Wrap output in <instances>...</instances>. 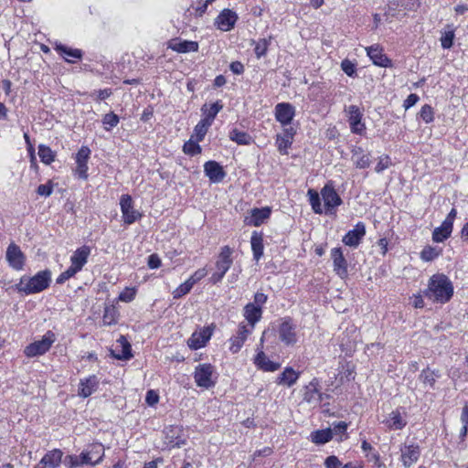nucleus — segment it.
I'll return each mask as SVG.
<instances>
[{
    "label": "nucleus",
    "instance_id": "79ce46f5",
    "mask_svg": "<svg viewBox=\"0 0 468 468\" xmlns=\"http://www.w3.org/2000/svg\"><path fill=\"white\" fill-rule=\"evenodd\" d=\"M222 108L223 105L220 103V101H216L215 103L211 104L208 109H206V105H204L201 109L205 115L203 119L213 123L214 119L216 118L217 114L222 110Z\"/></svg>",
    "mask_w": 468,
    "mask_h": 468
},
{
    "label": "nucleus",
    "instance_id": "f03ea898",
    "mask_svg": "<svg viewBox=\"0 0 468 468\" xmlns=\"http://www.w3.org/2000/svg\"><path fill=\"white\" fill-rule=\"evenodd\" d=\"M51 282V271L48 270L38 271L33 277L23 276L16 284L18 292L26 295L38 293L46 290Z\"/></svg>",
    "mask_w": 468,
    "mask_h": 468
},
{
    "label": "nucleus",
    "instance_id": "4468645a",
    "mask_svg": "<svg viewBox=\"0 0 468 468\" xmlns=\"http://www.w3.org/2000/svg\"><path fill=\"white\" fill-rule=\"evenodd\" d=\"M121 210L124 223L130 225L141 218V213L133 208V199L129 195H123L120 200Z\"/></svg>",
    "mask_w": 468,
    "mask_h": 468
},
{
    "label": "nucleus",
    "instance_id": "052dcab7",
    "mask_svg": "<svg viewBox=\"0 0 468 468\" xmlns=\"http://www.w3.org/2000/svg\"><path fill=\"white\" fill-rule=\"evenodd\" d=\"M135 297V290L127 288L122 292L119 295V300L122 302L129 303L132 302Z\"/></svg>",
    "mask_w": 468,
    "mask_h": 468
},
{
    "label": "nucleus",
    "instance_id": "2eb2a0df",
    "mask_svg": "<svg viewBox=\"0 0 468 468\" xmlns=\"http://www.w3.org/2000/svg\"><path fill=\"white\" fill-rule=\"evenodd\" d=\"M295 134L296 129L289 126V128H283L282 132L276 135L275 144L282 154H288V149L292 146Z\"/></svg>",
    "mask_w": 468,
    "mask_h": 468
},
{
    "label": "nucleus",
    "instance_id": "338daca9",
    "mask_svg": "<svg viewBox=\"0 0 468 468\" xmlns=\"http://www.w3.org/2000/svg\"><path fill=\"white\" fill-rule=\"evenodd\" d=\"M207 272L204 269H199L197 271H195V273L191 275L187 280L194 286V284L200 281L202 278H204Z\"/></svg>",
    "mask_w": 468,
    "mask_h": 468
},
{
    "label": "nucleus",
    "instance_id": "aec40b11",
    "mask_svg": "<svg viewBox=\"0 0 468 468\" xmlns=\"http://www.w3.org/2000/svg\"><path fill=\"white\" fill-rule=\"evenodd\" d=\"M76 167L73 170L74 175L81 179H86L87 176V163H88V147L82 145L81 148L75 154Z\"/></svg>",
    "mask_w": 468,
    "mask_h": 468
},
{
    "label": "nucleus",
    "instance_id": "7ed1b4c3",
    "mask_svg": "<svg viewBox=\"0 0 468 468\" xmlns=\"http://www.w3.org/2000/svg\"><path fill=\"white\" fill-rule=\"evenodd\" d=\"M88 258V248L83 246L82 248L77 250L74 254L71 256V265L70 267L63 271L56 280L58 284H62L69 278L74 276L79 271L81 270L83 265L86 263Z\"/></svg>",
    "mask_w": 468,
    "mask_h": 468
},
{
    "label": "nucleus",
    "instance_id": "680f3d73",
    "mask_svg": "<svg viewBox=\"0 0 468 468\" xmlns=\"http://www.w3.org/2000/svg\"><path fill=\"white\" fill-rule=\"evenodd\" d=\"M159 400V395L153 389H150L146 392L145 396V402L149 406H154L156 403H158Z\"/></svg>",
    "mask_w": 468,
    "mask_h": 468
},
{
    "label": "nucleus",
    "instance_id": "0e129e2a",
    "mask_svg": "<svg viewBox=\"0 0 468 468\" xmlns=\"http://www.w3.org/2000/svg\"><path fill=\"white\" fill-rule=\"evenodd\" d=\"M324 465L326 468H340L342 463L336 456L331 455L325 459Z\"/></svg>",
    "mask_w": 468,
    "mask_h": 468
},
{
    "label": "nucleus",
    "instance_id": "58836bf2",
    "mask_svg": "<svg viewBox=\"0 0 468 468\" xmlns=\"http://www.w3.org/2000/svg\"><path fill=\"white\" fill-rule=\"evenodd\" d=\"M333 438L332 429L319 430L311 433L312 441L315 444H324Z\"/></svg>",
    "mask_w": 468,
    "mask_h": 468
},
{
    "label": "nucleus",
    "instance_id": "a878e982",
    "mask_svg": "<svg viewBox=\"0 0 468 468\" xmlns=\"http://www.w3.org/2000/svg\"><path fill=\"white\" fill-rule=\"evenodd\" d=\"M62 452L55 449L46 453L35 468H58L61 463Z\"/></svg>",
    "mask_w": 468,
    "mask_h": 468
},
{
    "label": "nucleus",
    "instance_id": "f8f14e48",
    "mask_svg": "<svg viewBox=\"0 0 468 468\" xmlns=\"http://www.w3.org/2000/svg\"><path fill=\"white\" fill-rule=\"evenodd\" d=\"M213 334L212 326H206L198 332H194L187 340V346L191 350H197L206 346Z\"/></svg>",
    "mask_w": 468,
    "mask_h": 468
},
{
    "label": "nucleus",
    "instance_id": "49530a36",
    "mask_svg": "<svg viewBox=\"0 0 468 468\" xmlns=\"http://www.w3.org/2000/svg\"><path fill=\"white\" fill-rule=\"evenodd\" d=\"M447 27L449 29L441 33V37L440 39L441 45L442 48H444V49H448V48H452V46L453 44V39L455 37L454 30L452 27V26L448 25Z\"/></svg>",
    "mask_w": 468,
    "mask_h": 468
},
{
    "label": "nucleus",
    "instance_id": "20e7f679",
    "mask_svg": "<svg viewBox=\"0 0 468 468\" xmlns=\"http://www.w3.org/2000/svg\"><path fill=\"white\" fill-rule=\"evenodd\" d=\"M88 258V248L83 246L82 248L77 250L74 254L71 256V265L70 267L63 271L56 280L58 284H62L69 278L74 276L79 271L81 270L83 265L86 263Z\"/></svg>",
    "mask_w": 468,
    "mask_h": 468
},
{
    "label": "nucleus",
    "instance_id": "864d4df0",
    "mask_svg": "<svg viewBox=\"0 0 468 468\" xmlns=\"http://www.w3.org/2000/svg\"><path fill=\"white\" fill-rule=\"evenodd\" d=\"M420 117L425 123H431L434 119V112L431 105L425 104L420 111Z\"/></svg>",
    "mask_w": 468,
    "mask_h": 468
},
{
    "label": "nucleus",
    "instance_id": "a211bd4d",
    "mask_svg": "<svg viewBox=\"0 0 468 468\" xmlns=\"http://www.w3.org/2000/svg\"><path fill=\"white\" fill-rule=\"evenodd\" d=\"M348 122L352 133L356 134H362L366 130L365 124L361 122L362 112L359 108L356 105H350L347 108Z\"/></svg>",
    "mask_w": 468,
    "mask_h": 468
},
{
    "label": "nucleus",
    "instance_id": "0eeeda50",
    "mask_svg": "<svg viewBox=\"0 0 468 468\" xmlns=\"http://www.w3.org/2000/svg\"><path fill=\"white\" fill-rule=\"evenodd\" d=\"M274 116L283 128H289L295 116V108L289 102H280L274 108Z\"/></svg>",
    "mask_w": 468,
    "mask_h": 468
},
{
    "label": "nucleus",
    "instance_id": "39448f33",
    "mask_svg": "<svg viewBox=\"0 0 468 468\" xmlns=\"http://www.w3.org/2000/svg\"><path fill=\"white\" fill-rule=\"evenodd\" d=\"M214 374V367L211 364H199L194 373L196 384L200 388H209L215 385L212 379Z\"/></svg>",
    "mask_w": 468,
    "mask_h": 468
},
{
    "label": "nucleus",
    "instance_id": "4be33fe9",
    "mask_svg": "<svg viewBox=\"0 0 468 468\" xmlns=\"http://www.w3.org/2000/svg\"><path fill=\"white\" fill-rule=\"evenodd\" d=\"M204 172L212 183H220L226 176L223 167L216 161L206 162Z\"/></svg>",
    "mask_w": 468,
    "mask_h": 468
},
{
    "label": "nucleus",
    "instance_id": "412c9836",
    "mask_svg": "<svg viewBox=\"0 0 468 468\" xmlns=\"http://www.w3.org/2000/svg\"><path fill=\"white\" fill-rule=\"evenodd\" d=\"M331 258L333 260L334 271L341 277L347 276V261L344 257L341 248H334L331 250Z\"/></svg>",
    "mask_w": 468,
    "mask_h": 468
},
{
    "label": "nucleus",
    "instance_id": "6e6552de",
    "mask_svg": "<svg viewBox=\"0 0 468 468\" xmlns=\"http://www.w3.org/2000/svg\"><path fill=\"white\" fill-rule=\"evenodd\" d=\"M54 342V335L50 332L47 333L41 340L36 341L25 349V354L28 357L43 355L50 348Z\"/></svg>",
    "mask_w": 468,
    "mask_h": 468
},
{
    "label": "nucleus",
    "instance_id": "13d9d810",
    "mask_svg": "<svg viewBox=\"0 0 468 468\" xmlns=\"http://www.w3.org/2000/svg\"><path fill=\"white\" fill-rule=\"evenodd\" d=\"M391 165V161L388 155L379 157L378 162L375 167L377 173H381L385 169L388 168Z\"/></svg>",
    "mask_w": 468,
    "mask_h": 468
},
{
    "label": "nucleus",
    "instance_id": "cd10ccee",
    "mask_svg": "<svg viewBox=\"0 0 468 468\" xmlns=\"http://www.w3.org/2000/svg\"><path fill=\"white\" fill-rule=\"evenodd\" d=\"M168 48L178 53L196 52L198 50V43L175 38L169 42Z\"/></svg>",
    "mask_w": 468,
    "mask_h": 468
},
{
    "label": "nucleus",
    "instance_id": "774afa93",
    "mask_svg": "<svg viewBox=\"0 0 468 468\" xmlns=\"http://www.w3.org/2000/svg\"><path fill=\"white\" fill-rule=\"evenodd\" d=\"M147 263L150 269H157L161 266V260L157 254H152L148 257Z\"/></svg>",
    "mask_w": 468,
    "mask_h": 468
},
{
    "label": "nucleus",
    "instance_id": "1a4fd4ad",
    "mask_svg": "<svg viewBox=\"0 0 468 468\" xmlns=\"http://www.w3.org/2000/svg\"><path fill=\"white\" fill-rule=\"evenodd\" d=\"M279 339L286 346H292L297 342L295 325L290 318H284L279 325Z\"/></svg>",
    "mask_w": 468,
    "mask_h": 468
},
{
    "label": "nucleus",
    "instance_id": "9d476101",
    "mask_svg": "<svg viewBox=\"0 0 468 468\" xmlns=\"http://www.w3.org/2000/svg\"><path fill=\"white\" fill-rule=\"evenodd\" d=\"M5 259L9 266L14 270L20 271L24 268L26 256L16 244L11 243L8 245Z\"/></svg>",
    "mask_w": 468,
    "mask_h": 468
},
{
    "label": "nucleus",
    "instance_id": "9b49d317",
    "mask_svg": "<svg viewBox=\"0 0 468 468\" xmlns=\"http://www.w3.org/2000/svg\"><path fill=\"white\" fill-rule=\"evenodd\" d=\"M319 382L314 378L303 388V400L310 405L318 406L324 399V395L320 392Z\"/></svg>",
    "mask_w": 468,
    "mask_h": 468
},
{
    "label": "nucleus",
    "instance_id": "a19ab883",
    "mask_svg": "<svg viewBox=\"0 0 468 468\" xmlns=\"http://www.w3.org/2000/svg\"><path fill=\"white\" fill-rule=\"evenodd\" d=\"M64 463L70 468L79 466L80 464L88 463V452H82L80 456L68 455L64 460Z\"/></svg>",
    "mask_w": 468,
    "mask_h": 468
},
{
    "label": "nucleus",
    "instance_id": "c03bdc74",
    "mask_svg": "<svg viewBox=\"0 0 468 468\" xmlns=\"http://www.w3.org/2000/svg\"><path fill=\"white\" fill-rule=\"evenodd\" d=\"M212 125L211 122L205 119H201L195 126L194 132L197 142H201L207 133L208 128Z\"/></svg>",
    "mask_w": 468,
    "mask_h": 468
},
{
    "label": "nucleus",
    "instance_id": "2f4dec72",
    "mask_svg": "<svg viewBox=\"0 0 468 468\" xmlns=\"http://www.w3.org/2000/svg\"><path fill=\"white\" fill-rule=\"evenodd\" d=\"M300 377V372L295 371L292 367H287L282 373L277 378L276 383L282 386L292 387Z\"/></svg>",
    "mask_w": 468,
    "mask_h": 468
},
{
    "label": "nucleus",
    "instance_id": "7c9ffc66",
    "mask_svg": "<svg viewBox=\"0 0 468 468\" xmlns=\"http://www.w3.org/2000/svg\"><path fill=\"white\" fill-rule=\"evenodd\" d=\"M252 329H248L245 324H240L237 335L231 338L230 351L235 354L238 353L242 347L249 335L251 334Z\"/></svg>",
    "mask_w": 468,
    "mask_h": 468
},
{
    "label": "nucleus",
    "instance_id": "e2e57ef3",
    "mask_svg": "<svg viewBox=\"0 0 468 468\" xmlns=\"http://www.w3.org/2000/svg\"><path fill=\"white\" fill-rule=\"evenodd\" d=\"M53 187L50 183L39 185L37 189V193L39 196L49 197L52 194Z\"/></svg>",
    "mask_w": 468,
    "mask_h": 468
},
{
    "label": "nucleus",
    "instance_id": "dca6fc26",
    "mask_svg": "<svg viewBox=\"0 0 468 468\" xmlns=\"http://www.w3.org/2000/svg\"><path fill=\"white\" fill-rule=\"evenodd\" d=\"M366 235V226L363 222H357L355 228L343 237V243L346 246L356 248Z\"/></svg>",
    "mask_w": 468,
    "mask_h": 468
},
{
    "label": "nucleus",
    "instance_id": "c85d7f7f",
    "mask_svg": "<svg viewBox=\"0 0 468 468\" xmlns=\"http://www.w3.org/2000/svg\"><path fill=\"white\" fill-rule=\"evenodd\" d=\"M254 364L259 369L263 370L265 372H274L278 370L281 367L279 363L270 360V358L266 356V354L263 351H261L257 354V356L254 358Z\"/></svg>",
    "mask_w": 468,
    "mask_h": 468
},
{
    "label": "nucleus",
    "instance_id": "bb28decb",
    "mask_svg": "<svg viewBox=\"0 0 468 468\" xmlns=\"http://www.w3.org/2000/svg\"><path fill=\"white\" fill-rule=\"evenodd\" d=\"M352 161L356 168L364 169L369 167L371 164V154L365 153L364 149L359 146H355L351 150Z\"/></svg>",
    "mask_w": 468,
    "mask_h": 468
},
{
    "label": "nucleus",
    "instance_id": "4d7b16f0",
    "mask_svg": "<svg viewBox=\"0 0 468 468\" xmlns=\"http://www.w3.org/2000/svg\"><path fill=\"white\" fill-rule=\"evenodd\" d=\"M183 151L187 154L195 155L201 152V147L198 144L189 141L184 144Z\"/></svg>",
    "mask_w": 468,
    "mask_h": 468
},
{
    "label": "nucleus",
    "instance_id": "423d86ee",
    "mask_svg": "<svg viewBox=\"0 0 468 468\" xmlns=\"http://www.w3.org/2000/svg\"><path fill=\"white\" fill-rule=\"evenodd\" d=\"M321 196L324 203L326 213H334L335 208L342 204V199L335 191L332 182L327 183L321 189Z\"/></svg>",
    "mask_w": 468,
    "mask_h": 468
},
{
    "label": "nucleus",
    "instance_id": "473e14b6",
    "mask_svg": "<svg viewBox=\"0 0 468 468\" xmlns=\"http://www.w3.org/2000/svg\"><path fill=\"white\" fill-rule=\"evenodd\" d=\"M262 315L261 307L256 306L254 303H250L244 307V316L251 329L254 328L257 322H259Z\"/></svg>",
    "mask_w": 468,
    "mask_h": 468
},
{
    "label": "nucleus",
    "instance_id": "ea45409f",
    "mask_svg": "<svg viewBox=\"0 0 468 468\" xmlns=\"http://www.w3.org/2000/svg\"><path fill=\"white\" fill-rule=\"evenodd\" d=\"M104 455V447L101 443L90 445V465L97 464Z\"/></svg>",
    "mask_w": 468,
    "mask_h": 468
},
{
    "label": "nucleus",
    "instance_id": "4c0bfd02",
    "mask_svg": "<svg viewBox=\"0 0 468 468\" xmlns=\"http://www.w3.org/2000/svg\"><path fill=\"white\" fill-rule=\"evenodd\" d=\"M229 137L231 141L239 145H248L252 142L251 136L246 132L233 129L229 132Z\"/></svg>",
    "mask_w": 468,
    "mask_h": 468
},
{
    "label": "nucleus",
    "instance_id": "72a5a7b5",
    "mask_svg": "<svg viewBox=\"0 0 468 468\" xmlns=\"http://www.w3.org/2000/svg\"><path fill=\"white\" fill-rule=\"evenodd\" d=\"M250 245L253 253V258L259 261L263 255V235L261 232L253 231L250 238Z\"/></svg>",
    "mask_w": 468,
    "mask_h": 468
},
{
    "label": "nucleus",
    "instance_id": "5701e85b",
    "mask_svg": "<svg viewBox=\"0 0 468 468\" xmlns=\"http://www.w3.org/2000/svg\"><path fill=\"white\" fill-rule=\"evenodd\" d=\"M367 56L376 66L388 68L391 66V60L383 53L378 45H373L366 48Z\"/></svg>",
    "mask_w": 468,
    "mask_h": 468
},
{
    "label": "nucleus",
    "instance_id": "bf43d9fd",
    "mask_svg": "<svg viewBox=\"0 0 468 468\" xmlns=\"http://www.w3.org/2000/svg\"><path fill=\"white\" fill-rule=\"evenodd\" d=\"M341 69L349 77L356 73V65L349 59H344L341 62Z\"/></svg>",
    "mask_w": 468,
    "mask_h": 468
},
{
    "label": "nucleus",
    "instance_id": "5fc2aeb1",
    "mask_svg": "<svg viewBox=\"0 0 468 468\" xmlns=\"http://www.w3.org/2000/svg\"><path fill=\"white\" fill-rule=\"evenodd\" d=\"M440 254V251L435 248L427 246L420 252V259L424 261H431L437 258Z\"/></svg>",
    "mask_w": 468,
    "mask_h": 468
},
{
    "label": "nucleus",
    "instance_id": "c9c22d12",
    "mask_svg": "<svg viewBox=\"0 0 468 468\" xmlns=\"http://www.w3.org/2000/svg\"><path fill=\"white\" fill-rule=\"evenodd\" d=\"M452 228H453V226L452 224H450L446 220H443L441 225L433 230L432 239L435 242L444 241L446 239H448L451 236Z\"/></svg>",
    "mask_w": 468,
    "mask_h": 468
},
{
    "label": "nucleus",
    "instance_id": "3c124183",
    "mask_svg": "<svg viewBox=\"0 0 468 468\" xmlns=\"http://www.w3.org/2000/svg\"><path fill=\"white\" fill-rule=\"evenodd\" d=\"M271 39L261 38L255 44L254 52L258 58L263 57L268 50Z\"/></svg>",
    "mask_w": 468,
    "mask_h": 468
},
{
    "label": "nucleus",
    "instance_id": "de8ad7c7",
    "mask_svg": "<svg viewBox=\"0 0 468 468\" xmlns=\"http://www.w3.org/2000/svg\"><path fill=\"white\" fill-rule=\"evenodd\" d=\"M308 196H309V201H310V204H311V207H312L314 212L316 214H322L323 208H322L319 194L314 189H309Z\"/></svg>",
    "mask_w": 468,
    "mask_h": 468
},
{
    "label": "nucleus",
    "instance_id": "37998d69",
    "mask_svg": "<svg viewBox=\"0 0 468 468\" xmlns=\"http://www.w3.org/2000/svg\"><path fill=\"white\" fill-rule=\"evenodd\" d=\"M117 342L120 343L122 351L120 354L116 355V357L119 359H124V360L130 359L133 356L132 347H131L130 343L127 341V339L123 335H121L120 338L117 340Z\"/></svg>",
    "mask_w": 468,
    "mask_h": 468
},
{
    "label": "nucleus",
    "instance_id": "b1692460",
    "mask_svg": "<svg viewBox=\"0 0 468 468\" xmlns=\"http://www.w3.org/2000/svg\"><path fill=\"white\" fill-rule=\"evenodd\" d=\"M182 430L178 426L170 425L165 427L164 430V433L165 435V444L167 447L175 448L180 447L185 444V441L181 439Z\"/></svg>",
    "mask_w": 468,
    "mask_h": 468
},
{
    "label": "nucleus",
    "instance_id": "8fccbe9b",
    "mask_svg": "<svg viewBox=\"0 0 468 468\" xmlns=\"http://www.w3.org/2000/svg\"><path fill=\"white\" fill-rule=\"evenodd\" d=\"M117 311L113 306H106L103 314V324L111 325L116 323Z\"/></svg>",
    "mask_w": 468,
    "mask_h": 468
},
{
    "label": "nucleus",
    "instance_id": "09e8293b",
    "mask_svg": "<svg viewBox=\"0 0 468 468\" xmlns=\"http://www.w3.org/2000/svg\"><path fill=\"white\" fill-rule=\"evenodd\" d=\"M119 116L113 112L107 113L103 116L101 122L106 131H111L119 123Z\"/></svg>",
    "mask_w": 468,
    "mask_h": 468
},
{
    "label": "nucleus",
    "instance_id": "6e6d98bb",
    "mask_svg": "<svg viewBox=\"0 0 468 468\" xmlns=\"http://www.w3.org/2000/svg\"><path fill=\"white\" fill-rule=\"evenodd\" d=\"M112 94V89L106 88L103 90H94L92 93L90 94V97H91L94 101L100 102L109 98Z\"/></svg>",
    "mask_w": 468,
    "mask_h": 468
},
{
    "label": "nucleus",
    "instance_id": "69168bd1",
    "mask_svg": "<svg viewBox=\"0 0 468 468\" xmlns=\"http://www.w3.org/2000/svg\"><path fill=\"white\" fill-rule=\"evenodd\" d=\"M420 100V97L415 93H410L403 102V107L408 110L414 106Z\"/></svg>",
    "mask_w": 468,
    "mask_h": 468
},
{
    "label": "nucleus",
    "instance_id": "f3484780",
    "mask_svg": "<svg viewBox=\"0 0 468 468\" xmlns=\"http://www.w3.org/2000/svg\"><path fill=\"white\" fill-rule=\"evenodd\" d=\"M401 462L406 468H410L415 463L418 462L420 456V449L418 444H405L400 448Z\"/></svg>",
    "mask_w": 468,
    "mask_h": 468
},
{
    "label": "nucleus",
    "instance_id": "f704fd0d",
    "mask_svg": "<svg viewBox=\"0 0 468 468\" xmlns=\"http://www.w3.org/2000/svg\"><path fill=\"white\" fill-rule=\"evenodd\" d=\"M68 62L73 63L77 59L81 58L82 52L80 49L69 48L65 45L58 44L55 48Z\"/></svg>",
    "mask_w": 468,
    "mask_h": 468
},
{
    "label": "nucleus",
    "instance_id": "f257e3e1",
    "mask_svg": "<svg viewBox=\"0 0 468 468\" xmlns=\"http://www.w3.org/2000/svg\"><path fill=\"white\" fill-rule=\"evenodd\" d=\"M426 296L434 302L445 303L453 295V286L444 274H434L430 278Z\"/></svg>",
    "mask_w": 468,
    "mask_h": 468
},
{
    "label": "nucleus",
    "instance_id": "ddd939ff",
    "mask_svg": "<svg viewBox=\"0 0 468 468\" xmlns=\"http://www.w3.org/2000/svg\"><path fill=\"white\" fill-rule=\"evenodd\" d=\"M271 214V208L270 207L252 208L249 215L245 217L244 223L248 226L259 227L270 218Z\"/></svg>",
    "mask_w": 468,
    "mask_h": 468
},
{
    "label": "nucleus",
    "instance_id": "c756f323",
    "mask_svg": "<svg viewBox=\"0 0 468 468\" xmlns=\"http://www.w3.org/2000/svg\"><path fill=\"white\" fill-rule=\"evenodd\" d=\"M231 253L232 250L229 246H224L221 249V252L219 253L218 259L216 262L218 271L226 274L229 270L232 264Z\"/></svg>",
    "mask_w": 468,
    "mask_h": 468
},
{
    "label": "nucleus",
    "instance_id": "603ef678",
    "mask_svg": "<svg viewBox=\"0 0 468 468\" xmlns=\"http://www.w3.org/2000/svg\"><path fill=\"white\" fill-rule=\"evenodd\" d=\"M193 288V285L191 282L186 280L185 282L180 284L176 289L173 291V297L175 299H179L183 297L184 295L187 294L191 289Z\"/></svg>",
    "mask_w": 468,
    "mask_h": 468
},
{
    "label": "nucleus",
    "instance_id": "393cba45",
    "mask_svg": "<svg viewBox=\"0 0 468 468\" xmlns=\"http://www.w3.org/2000/svg\"><path fill=\"white\" fill-rule=\"evenodd\" d=\"M382 422L389 430H401L407 425L405 414L399 410H392Z\"/></svg>",
    "mask_w": 468,
    "mask_h": 468
},
{
    "label": "nucleus",
    "instance_id": "e433bc0d",
    "mask_svg": "<svg viewBox=\"0 0 468 468\" xmlns=\"http://www.w3.org/2000/svg\"><path fill=\"white\" fill-rule=\"evenodd\" d=\"M440 376L439 371L431 370L430 367H427L420 372L419 379L425 387L428 386L433 389L436 379L440 378Z\"/></svg>",
    "mask_w": 468,
    "mask_h": 468
},
{
    "label": "nucleus",
    "instance_id": "6ab92c4d",
    "mask_svg": "<svg viewBox=\"0 0 468 468\" xmlns=\"http://www.w3.org/2000/svg\"><path fill=\"white\" fill-rule=\"evenodd\" d=\"M237 20L238 15L234 11L230 9H224L217 16L215 24L218 29L227 32L234 27Z\"/></svg>",
    "mask_w": 468,
    "mask_h": 468
},
{
    "label": "nucleus",
    "instance_id": "a18cd8bd",
    "mask_svg": "<svg viewBox=\"0 0 468 468\" xmlns=\"http://www.w3.org/2000/svg\"><path fill=\"white\" fill-rule=\"evenodd\" d=\"M38 155L41 161L46 165L51 164L55 159V153L50 147L45 144H40L38 146Z\"/></svg>",
    "mask_w": 468,
    "mask_h": 468
}]
</instances>
